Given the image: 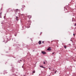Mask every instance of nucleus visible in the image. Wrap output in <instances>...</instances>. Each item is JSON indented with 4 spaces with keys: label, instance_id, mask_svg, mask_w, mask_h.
Segmentation results:
<instances>
[{
    "label": "nucleus",
    "instance_id": "5",
    "mask_svg": "<svg viewBox=\"0 0 76 76\" xmlns=\"http://www.w3.org/2000/svg\"><path fill=\"white\" fill-rule=\"evenodd\" d=\"M19 11V10L18 9H16L15 10V12H18Z\"/></svg>",
    "mask_w": 76,
    "mask_h": 76
},
{
    "label": "nucleus",
    "instance_id": "12",
    "mask_svg": "<svg viewBox=\"0 0 76 76\" xmlns=\"http://www.w3.org/2000/svg\"><path fill=\"white\" fill-rule=\"evenodd\" d=\"M30 16V18H31V16H30V15L29 16H28L29 18Z\"/></svg>",
    "mask_w": 76,
    "mask_h": 76
},
{
    "label": "nucleus",
    "instance_id": "4",
    "mask_svg": "<svg viewBox=\"0 0 76 76\" xmlns=\"http://www.w3.org/2000/svg\"><path fill=\"white\" fill-rule=\"evenodd\" d=\"M42 44L41 41H39V45H40V44Z\"/></svg>",
    "mask_w": 76,
    "mask_h": 76
},
{
    "label": "nucleus",
    "instance_id": "1",
    "mask_svg": "<svg viewBox=\"0 0 76 76\" xmlns=\"http://www.w3.org/2000/svg\"><path fill=\"white\" fill-rule=\"evenodd\" d=\"M54 71V70H53V72L52 73V75H54V74H56V72H57V70H55Z\"/></svg>",
    "mask_w": 76,
    "mask_h": 76
},
{
    "label": "nucleus",
    "instance_id": "13",
    "mask_svg": "<svg viewBox=\"0 0 76 76\" xmlns=\"http://www.w3.org/2000/svg\"><path fill=\"white\" fill-rule=\"evenodd\" d=\"M43 63H44V64H45V62H43Z\"/></svg>",
    "mask_w": 76,
    "mask_h": 76
},
{
    "label": "nucleus",
    "instance_id": "18",
    "mask_svg": "<svg viewBox=\"0 0 76 76\" xmlns=\"http://www.w3.org/2000/svg\"><path fill=\"white\" fill-rule=\"evenodd\" d=\"M49 69H51V68H49Z\"/></svg>",
    "mask_w": 76,
    "mask_h": 76
},
{
    "label": "nucleus",
    "instance_id": "9",
    "mask_svg": "<svg viewBox=\"0 0 76 76\" xmlns=\"http://www.w3.org/2000/svg\"><path fill=\"white\" fill-rule=\"evenodd\" d=\"M64 48H65L66 49V48L67 47H66V46H64Z\"/></svg>",
    "mask_w": 76,
    "mask_h": 76
},
{
    "label": "nucleus",
    "instance_id": "14",
    "mask_svg": "<svg viewBox=\"0 0 76 76\" xmlns=\"http://www.w3.org/2000/svg\"><path fill=\"white\" fill-rule=\"evenodd\" d=\"M73 35H74V36H75V34H73Z\"/></svg>",
    "mask_w": 76,
    "mask_h": 76
},
{
    "label": "nucleus",
    "instance_id": "19",
    "mask_svg": "<svg viewBox=\"0 0 76 76\" xmlns=\"http://www.w3.org/2000/svg\"><path fill=\"white\" fill-rule=\"evenodd\" d=\"M24 76H26L25 75H24Z\"/></svg>",
    "mask_w": 76,
    "mask_h": 76
},
{
    "label": "nucleus",
    "instance_id": "15",
    "mask_svg": "<svg viewBox=\"0 0 76 76\" xmlns=\"http://www.w3.org/2000/svg\"><path fill=\"white\" fill-rule=\"evenodd\" d=\"M54 53H52V54H54Z\"/></svg>",
    "mask_w": 76,
    "mask_h": 76
},
{
    "label": "nucleus",
    "instance_id": "2",
    "mask_svg": "<svg viewBox=\"0 0 76 76\" xmlns=\"http://www.w3.org/2000/svg\"><path fill=\"white\" fill-rule=\"evenodd\" d=\"M42 53L43 54H46V52L45 51H42Z\"/></svg>",
    "mask_w": 76,
    "mask_h": 76
},
{
    "label": "nucleus",
    "instance_id": "7",
    "mask_svg": "<svg viewBox=\"0 0 76 76\" xmlns=\"http://www.w3.org/2000/svg\"><path fill=\"white\" fill-rule=\"evenodd\" d=\"M40 67H42V68H43L44 69H45V67H43L42 66H40Z\"/></svg>",
    "mask_w": 76,
    "mask_h": 76
},
{
    "label": "nucleus",
    "instance_id": "11",
    "mask_svg": "<svg viewBox=\"0 0 76 76\" xmlns=\"http://www.w3.org/2000/svg\"><path fill=\"white\" fill-rule=\"evenodd\" d=\"M33 73H35V71H33Z\"/></svg>",
    "mask_w": 76,
    "mask_h": 76
},
{
    "label": "nucleus",
    "instance_id": "3",
    "mask_svg": "<svg viewBox=\"0 0 76 76\" xmlns=\"http://www.w3.org/2000/svg\"><path fill=\"white\" fill-rule=\"evenodd\" d=\"M47 50L48 51H51V48L49 47L47 49Z\"/></svg>",
    "mask_w": 76,
    "mask_h": 76
},
{
    "label": "nucleus",
    "instance_id": "17",
    "mask_svg": "<svg viewBox=\"0 0 76 76\" xmlns=\"http://www.w3.org/2000/svg\"><path fill=\"white\" fill-rule=\"evenodd\" d=\"M75 26H76V23L75 24Z\"/></svg>",
    "mask_w": 76,
    "mask_h": 76
},
{
    "label": "nucleus",
    "instance_id": "6",
    "mask_svg": "<svg viewBox=\"0 0 76 76\" xmlns=\"http://www.w3.org/2000/svg\"><path fill=\"white\" fill-rule=\"evenodd\" d=\"M16 19L17 20H18V17L16 16Z\"/></svg>",
    "mask_w": 76,
    "mask_h": 76
},
{
    "label": "nucleus",
    "instance_id": "10",
    "mask_svg": "<svg viewBox=\"0 0 76 76\" xmlns=\"http://www.w3.org/2000/svg\"><path fill=\"white\" fill-rule=\"evenodd\" d=\"M0 18H1V12L0 13Z\"/></svg>",
    "mask_w": 76,
    "mask_h": 76
},
{
    "label": "nucleus",
    "instance_id": "8",
    "mask_svg": "<svg viewBox=\"0 0 76 76\" xmlns=\"http://www.w3.org/2000/svg\"><path fill=\"white\" fill-rule=\"evenodd\" d=\"M22 7H23H23H25V6L24 5H22Z\"/></svg>",
    "mask_w": 76,
    "mask_h": 76
},
{
    "label": "nucleus",
    "instance_id": "16",
    "mask_svg": "<svg viewBox=\"0 0 76 76\" xmlns=\"http://www.w3.org/2000/svg\"><path fill=\"white\" fill-rule=\"evenodd\" d=\"M42 43H43H43H44V41H42Z\"/></svg>",
    "mask_w": 76,
    "mask_h": 76
}]
</instances>
